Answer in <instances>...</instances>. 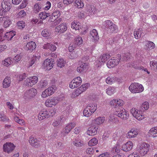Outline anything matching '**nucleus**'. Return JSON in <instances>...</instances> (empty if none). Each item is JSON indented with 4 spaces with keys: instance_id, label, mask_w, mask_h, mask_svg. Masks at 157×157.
Listing matches in <instances>:
<instances>
[{
    "instance_id": "nucleus-1",
    "label": "nucleus",
    "mask_w": 157,
    "mask_h": 157,
    "mask_svg": "<svg viewBox=\"0 0 157 157\" xmlns=\"http://www.w3.org/2000/svg\"><path fill=\"white\" fill-rule=\"evenodd\" d=\"M64 99V97L63 95L51 97L46 100L45 105L48 107L51 108L56 105L59 102L63 101Z\"/></svg>"
},
{
    "instance_id": "nucleus-2",
    "label": "nucleus",
    "mask_w": 157,
    "mask_h": 157,
    "mask_svg": "<svg viewBox=\"0 0 157 157\" xmlns=\"http://www.w3.org/2000/svg\"><path fill=\"white\" fill-rule=\"evenodd\" d=\"M103 27L110 33H114L118 30L117 26L111 21L107 20L103 23Z\"/></svg>"
},
{
    "instance_id": "nucleus-3",
    "label": "nucleus",
    "mask_w": 157,
    "mask_h": 157,
    "mask_svg": "<svg viewBox=\"0 0 157 157\" xmlns=\"http://www.w3.org/2000/svg\"><path fill=\"white\" fill-rule=\"evenodd\" d=\"M130 112L133 116L139 121L142 120L146 117V115L144 114V111L140 109L133 108L131 109Z\"/></svg>"
},
{
    "instance_id": "nucleus-4",
    "label": "nucleus",
    "mask_w": 157,
    "mask_h": 157,
    "mask_svg": "<svg viewBox=\"0 0 157 157\" xmlns=\"http://www.w3.org/2000/svg\"><path fill=\"white\" fill-rule=\"evenodd\" d=\"M129 90L132 93H139L144 90L143 86L138 83L134 82L131 84L129 87Z\"/></svg>"
},
{
    "instance_id": "nucleus-5",
    "label": "nucleus",
    "mask_w": 157,
    "mask_h": 157,
    "mask_svg": "<svg viewBox=\"0 0 157 157\" xmlns=\"http://www.w3.org/2000/svg\"><path fill=\"white\" fill-rule=\"evenodd\" d=\"M149 147V145L146 143L139 144L137 146V151L141 155L144 156L147 154Z\"/></svg>"
},
{
    "instance_id": "nucleus-6",
    "label": "nucleus",
    "mask_w": 157,
    "mask_h": 157,
    "mask_svg": "<svg viewBox=\"0 0 157 157\" xmlns=\"http://www.w3.org/2000/svg\"><path fill=\"white\" fill-rule=\"evenodd\" d=\"M37 94L36 89L35 88H32L25 91L23 97L24 99L28 101L34 98Z\"/></svg>"
},
{
    "instance_id": "nucleus-7",
    "label": "nucleus",
    "mask_w": 157,
    "mask_h": 157,
    "mask_svg": "<svg viewBox=\"0 0 157 157\" xmlns=\"http://www.w3.org/2000/svg\"><path fill=\"white\" fill-rule=\"evenodd\" d=\"M115 114L124 120H127L129 116L128 112L122 108L117 109L115 112Z\"/></svg>"
},
{
    "instance_id": "nucleus-8",
    "label": "nucleus",
    "mask_w": 157,
    "mask_h": 157,
    "mask_svg": "<svg viewBox=\"0 0 157 157\" xmlns=\"http://www.w3.org/2000/svg\"><path fill=\"white\" fill-rule=\"evenodd\" d=\"M110 58V56L108 54H104L97 60L95 65L98 67L101 66Z\"/></svg>"
},
{
    "instance_id": "nucleus-9",
    "label": "nucleus",
    "mask_w": 157,
    "mask_h": 157,
    "mask_svg": "<svg viewBox=\"0 0 157 157\" xmlns=\"http://www.w3.org/2000/svg\"><path fill=\"white\" fill-rule=\"evenodd\" d=\"M37 77L33 76L27 78L24 81V84L28 86H32L35 84L38 81Z\"/></svg>"
},
{
    "instance_id": "nucleus-10",
    "label": "nucleus",
    "mask_w": 157,
    "mask_h": 157,
    "mask_svg": "<svg viewBox=\"0 0 157 157\" xmlns=\"http://www.w3.org/2000/svg\"><path fill=\"white\" fill-rule=\"evenodd\" d=\"M89 83H86L83 84L78 88L76 89L75 91L73 93L74 97H76L78 96L83 92L85 91L89 87Z\"/></svg>"
},
{
    "instance_id": "nucleus-11",
    "label": "nucleus",
    "mask_w": 157,
    "mask_h": 157,
    "mask_svg": "<svg viewBox=\"0 0 157 157\" xmlns=\"http://www.w3.org/2000/svg\"><path fill=\"white\" fill-rule=\"evenodd\" d=\"M53 60L52 59H47L44 62L42 66L46 70L49 71L52 69L54 66Z\"/></svg>"
},
{
    "instance_id": "nucleus-12",
    "label": "nucleus",
    "mask_w": 157,
    "mask_h": 157,
    "mask_svg": "<svg viewBox=\"0 0 157 157\" xmlns=\"http://www.w3.org/2000/svg\"><path fill=\"white\" fill-rule=\"evenodd\" d=\"M15 147V146L13 143L6 142L3 145V151L4 152L9 154L14 150Z\"/></svg>"
},
{
    "instance_id": "nucleus-13",
    "label": "nucleus",
    "mask_w": 157,
    "mask_h": 157,
    "mask_svg": "<svg viewBox=\"0 0 157 157\" xmlns=\"http://www.w3.org/2000/svg\"><path fill=\"white\" fill-rule=\"evenodd\" d=\"M76 123L73 122L67 124L63 129L62 133L64 135L68 134L71 130L75 126Z\"/></svg>"
},
{
    "instance_id": "nucleus-14",
    "label": "nucleus",
    "mask_w": 157,
    "mask_h": 157,
    "mask_svg": "<svg viewBox=\"0 0 157 157\" xmlns=\"http://www.w3.org/2000/svg\"><path fill=\"white\" fill-rule=\"evenodd\" d=\"M118 56L119 58H117V59L113 58L109 59L107 62L106 65L109 68H111L113 67L118 64L120 60V57H121V56L119 55Z\"/></svg>"
},
{
    "instance_id": "nucleus-15",
    "label": "nucleus",
    "mask_w": 157,
    "mask_h": 157,
    "mask_svg": "<svg viewBox=\"0 0 157 157\" xmlns=\"http://www.w3.org/2000/svg\"><path fill=\"white\" fill-rule=\"evenodd\" d=\"M82 82V79L80 77H77L74 78L70 83V87L74 89L79 86Z\"/></svg>"
},
{
    "instance_id": "nucleus-16",
    "label": "nucleus",
    "mask_w": 157,
    "mask_h": 157,
    "mask_svg": "<svg viewBox=\"0 0 157 157\" xmlns=\"http://www.w3.org/2000/svg\"><path fill=\"white\" fill-rule=\"evenodd\" d=\"M138 134V131L137 129L132 128L127 132L126 136L129 139L134 138L137 137Z\"/></svg>"
},
{
    "instance_id": "nucleus-17",
    "label": "nucleus",
    "mask_w": 157,
    "mask_h": 157,
    "mask_svg": "<svg viewBox=\"0 0 157 157\" xmlns=\"http://www.w3.org/2000/svg\"><path fill=\"white\" fill-rule=\"evenodd\" d=\"M111 105L113 106L115 108L117 107H121L124 104V101L120 99H114L111 100L110 102Z\"/></svg>"
},
{
    "instance_id": "nucleus-18",
    "label": "nucleus",
    "mask_w": 157,
    "mask_h": 157,
    "mask_svg": "<svg viewBox=\"0 0 157 157\" xmlns=\"http://www.w3.org/2000/svg\"><path fill=\"white\" fill-rule=\"evenodd\" d=\"M133 144L131 141H128L126 144L122 145V150L124 151L127 152L131 150L133 147Z\"/></svg>"
},
{
    "instance_id": "nucleus-19",
    "label": "nucleus",
    "mask_w": 157,
    "mask_h": 157,
    "mask_svg": "<svg viewBox=\"0 0 157 157\" xmlns=\"http://www.w3.org/2000/svg\"><path fill=\"white\" fill-rule=\"evenodd\" d=\"M29 142L32 146L36 148H38L40 146V143L37 139L32 136L30 137L29 140Z\"/></svg>"
},
{
    "instance_id": "nucleus-20",
    "label": "nucleus",
    "mask_w": 157,
    "mask_h": 157,
    "mask_svg": "<svg viewBox=\"0 0 157 157\" xmlns=\"http://www.w3.org/2000/svg\"><path fill=\"white\" fill-rule=\"evenodd\" d=\"M67 29V25L65 23H63L59 26L56 27L55 31L56 32L63 33Z\"/></svg>"
},
{
    "instance_id": "nucleus-21",
    "label": "nucleus",
    "mask_w": 157,
    "mask_h": 157,
    "mask_svg": "<svg viewBox=\"0 0 157 157\" xmlns=\"http://www.w3.org/2000/svg\"><path fill=\"white\" fill-rule=\"evenodd\" d=\"M96 10V8L94 6L90 5H88L87 6L86 11L89 15L92 16L94 15Z\"/></svg>"
},
{
    "instance_id": "nucleus-22",
    "label": "nucleus",
    "mask_w": 157,
    "mask_h": 157,
    "mask_svg": "<svg viewBox=\"0 0 157 157\" xmlns=\"http://www.w3.org/2000/svg\"><path fill=\"white\" fill-rule=\"evenodd\" d=\"M120 79L116 77L108 76L105 80L106 83L108 84L111 85L116 82H119Z\"/></svg>"
},
{
    "instance_id": "nucleus-23",
    "label": "nucleus",
    "mask_w": 157,
    "mask_h": 157,
    "mask_svg": "<svg viewBox=\"0 0 157 157\" xmlns=\"http://www.w3.org/2000/svg\"><path fill=\"white\" fill-rule=\"evenodd\" d=\"M98 127L92 126L89 127L87 132L86 133L89 136H94L96 134Z\"/></svg>"
},
{
    "instance_id": "nucleus-24",
    "label": "nucleus",
    "mask_w": 157,
    "mask_h": 157,
    "mask_svg": "<svg viewBox=\"0 0 157 157\" xmlns=\"http://www.w3.org/2000/svg\"><path fill=\"white\" fill-rule=\"evenodd\" d=\"M88 68V64L87 63H83L77 68V71L79 73H82Z\"/></svg>"
},
{
    "instance_id": "nucleus-25",
    "label": "nucleus",
    "mask_w": 157,
    "mask_h": 157,
    "mask_svg": "<svg viewBox=\"0 0 157 157\" xmlns=\"http://www.w3.org/2000/svg\"><path fill=\"white\" fill-rule=\"evenodd\" d=\"M73 143L75 146L78 147L82 146L84 144V142L80 137H77L74 140Z\"/></svg>"
},
{
    "instance_id": "nucleus-26",
    "label": "nucleus",
    "mask_w": 157,
    "mask_h": 157,
    "mask_svg": "<svg viewBox=\"0 0 157 157\" xmlns=\"http://www.w3.org/2000/svg\"><path fill=\"white\" fill-rule=\"evenodd\" d=\"M90 37L94 41L98 40L99 39V36L97 30L95 29H93L90 31Z\"/></svg>"
},
{
    "instance_id": "nucleus-27",
    "label": "nucleus",
    "mask_w": 157,
    "mask_h": 157,
    "mask_svg": "<svg viewBox=\"0 0 157 157\" xmlns=\"http://www.w3.org/2000/svg\"><path fill=\"white\" fill-rule=\"evenodd\" d=\"M148 133L150 136L153 138L157 137V126L151 128L149 130Z\"/></svg>"
},
{
    "instance_id": "nucleus-28",
    "label": "nucleus",
    "mask_w": 157,
    "mask_h": 157,
    "mask_svg": "<svg viewBox=\"0 0 157 157\" xmlns=\"http://www.w3.org/2000/svg\"><path fill=\"white\" fill-rule=\"evenodd\" d=\"M48 113L47 110H42L40 111L38 116V120L41 121L46 117H48Z\"/></svg>"
},
{
    "instance_id": "nucleus-29",
    "label": "nucleus",
    "mask_w": 157,
    "mask_h": 157,
    "mask_svg": "<svg viewBox=\"0 0 157 157\" xmlns=\"http://www.w3.org/2000/svg\"><path fill=\"white\" fill-rule=\"evenodd\" d=\"M36 47V44L34 42L31 41L28 43L26 45L25 47L27 49L31 52L35 49Z\"/></svg>"
},
{
    "instance_id": "nucleus-30",
    "label": "nucleus",
    "mask_w": 157,
    "mask_h": 157,
    "mask_svg": "<svg viewBox=\"0 0 157 157\" xmlns=\"http://www.w3.org/2000/svg\"><path fill=\"white\" fill-rule=\"evenodd\" d=\"M11 79L10 77H6L3 80V87L4 88H7L10 86Z\"/></svg>"
},
{
    "instance_id": "nucleus-31",
    "label": "nucleus",
    "mask_w": 157,
    "mask_h": 157,
    "mask_svg": "<svg viewBox=\"0 0 157 157\" xmlns=\"http://www.w3.org/2000/svg\"><path fill=\"white\" fill-rule=\"evenodd\" d=\"M5 37H6V39L8 40H11L13 37L14 36L16 35V33L15 31H11L9 32H7L5 33Z\"/></svg>"
},
{
    "instance_id": "nucleus-32",
    "label": "nucleus",
    "mask_w": 157,
    "mask_h": 157,
    "mask_svg": "<svg viewBox=\"0 0 157 157\" xmlns=\"http://www.w3.org/2000/svg\"><path fill=\"white\" fill-rule=\"evenodd\" d=\"M108 122H112L115 124H118L119 121L118 118L115 117L114 114H110L108 118Z\"/></svg>"
},
{
    "instance_id": "nucleus-33",
    "label": "nucleus",
    "mask_w": 157,
    "mask_h": 157,
    "mask_svg": "<svg viewBox=\"0 0 157 157\" xmlns=\"http://www.w3.org/2000/svg\"><path fill=\"white\" fill-rule=\"evenodd\" d=\"M105 117H99L96 118L94 120V122L96 124L100 125L104 122Z\"/></svg>"
},
{
    "instance_id": "nucleus-34",
    "label": "nucleus",
    "mask_w": 157,
    "mask_h": 157,
    "mask_svg": "<svg viewBox=\"0 0 157 157\" xmlns=\"http://www.w3.org/2000/svg\"><path fill=\"white\" fill-rule=\"evenodd\" d=\"M43 48L45 49H49L52 51H54L56 49V47L55 45L49 43L44 44L43 46Z\"/></svg>"
},
{
    "instance_id": "nucleus-35",
    "label": "nucleus",
    "mask_w": 157,
    "mask_h": 157,
    "mask_svg": "<svg viewBox=\"0 0 157 157\" xmlns=\"http://www.w3.org/2000/svg\"><path fill=\"white\" fill-rule=\"evenodd\" d=\"M89 111L93 113L95 111L97 108V105L95 103H91L88 104L87 106Z\"/></svg>"
},
{
    "instance_id": "nucleus-36",
    "label": "nucleus",
    "mask_w": 157,
    "mask_h": 157,
    "mask_svg": "<svg viewBox=\"0 0 157 157\" xmlns=\"http://www.w3.org/2000/svg\"><path fill=\"white\" fill-rule=\"evenodd\" d=\"M143 33V32L142 29L140 28L136 29L134 33L135 38L137 39H139L141 37Z\"/></svg>"
},
{
    "instance_id": "nucleus-37",
    "label": "nucleus",
    "mask_w": 157,
    "mask_h": 157,
    "mask_svg": "<svg viewBox=\"0 0 157 157\" xmlns=\"http://www.w3.org/2000/svg\"><path fill=\"white\" fill-rule=\"evenodd\" d=\"M145 48L147 50H150L154 48L155 47V44L152 42L148 41H146Z\"/></svg>"
},
{
    "instance_id": "nucleus-38",
    "label": "nucleus",
    "mask_w": 157,
    "mask_h": 157,
    "mask_svg": "<svg viewBox=\"0 0 157 157\" xmlns=\"http://www.w3.org/2000/svg\"><path fill=\"white\" fill-rule=\"evenodd\" d=\"M13 63V59L11 58H6L2 62V64L5 66L8 67Z\"/></svg>"
},
{
    "instance_id": "nucleus-39",
    "label": "nucleus",
    "mask_w": 157,
    "mask_h": 157,
    "mask_svg": "<svg viewBox=\"0 0 157 157\" xmlns=\"http://www.w3.org/2000/svg\"><path fill=\"white\" fill-rule=\"evenodd\" d=\"M71 27L76 30H79L80 29H81V26L80 23L77 21H73L71 23Z\"/></svg>"
},
{
    "instance_id": "nucleus-40",
    "label": "nucleus",
    "mask_w": 157,
    "mask_h": 157,
    "mask_svg": "<svg viewBox=\"0 0 157 157\" xmlns=\"http://www.w3.org/2000/svg\"><path fill=\"white\" fill-rule=\"evenodd\" d=\"M132 66L135 69L139 70H142V71H144L145 72H147L148 74H150V72L148 71L147 68H144L143 67L140 66L139 64L133 63L132 65Z\"/></svg>"
},
{
    "instance_id": "nucleus-41",
    "label": "nucleus",
    "mask_w": 157,
    "mask_h": 157,
    "mask_svg": "<svg viewBox=\"0 0 157 157\" xmlns=\"http://www.w3.org/2000/svg\"><path fill=\"white\" fill-rule=\"evenodd\" d=\"M56 88L55 86L52 85V86L45 89L49 96L53 94L56 90Z\"/></svg>"
},
{
    "instance_id": "nucleus-42",
    "label": "nucleus",
    "mask_w": 157,
    "mask_h": 157,
    "mask_svg": "<svg viewBox=\"0 0 157 157\" xmlns=\"http://www.w3.org/2000/svg\"><path fill=\"white\" fill-rule=\"evenodd\" d=\"M66 61L62 58H60L57 60V66L60 68L63 67L66 64Z\"/></svg>"
},
{
    "instance_id": "nucleus-43",
    "label": "nucleus",
    "mask_w": 157,
    "mask_h": 157,
    "mask_svg": "<svg viewBox=\"0 0 157 157\" xmlns=\"http://www.w3.org/2000/svg\"><path fill=\"white\" fill-rule=\"evenodd\" d=\"M75 6L78 8H82L84 6L83 0H76Z\"/></svg>"
},
{
    "instance_id": "nucleus-44",
    "label": "nucleus",
    "mask_w": 157,
    "mask_h": 157,
    "mask_svg": "<svg viewBox=\"0 0 157 157\" xmlns=\"http://www.w3.org/2000/svg\"><path fill=\"white\" fill-rule=\"evenodd\" d=\"M50 16V13H47L45 12H42L39 14V17L42 20L45 19L46 18Z\"/></svg>"
},
{
    "instance_id": "nucleus-45",
    "label": "nucleus",
    "mask_w": 157,
    "mask_h": 157,
    "mask_svg": "<svg viewBox=\"0 0 157 157\" xmlns=\"http://www.w3.org/2000/svg\"><path fill=\"white\" fill-rule=\"evenodd\" d=\"M98 143V140L95 138H94L90 140L88 142V145L90 146H93L96 145Z\"/></svg>"
},
{
    "instance_id": "nucleus-46",
    "label": "nucleus",
    "mask_w": 157,
    "mask_h": 157,
    "mask_svg": "<svg viewBox=\"0 0 157 157\" xmlns=\"http://www.w3.org/2000/svg\"><path fill=\"white\" fill-rule=\"evenodd\" d=\"M115 92V88L114 87H109L106 90V93L109 95H113Z\"/></svg>"
},
{
    "instance_id": "nucleus-47",
    "label": "nucleus",
    "mask_w": 157,
    "mask_h": 157,
    "mask_svg": "<svg viewBox=\"0 0 157 157\" xmlns=\"http://www.w3.org/2000/svg\"><path fill=\"white\" fill-rule=\"evenodd\" d=\"M83 42V40L82 38L79 36H78L75 38L74 43L77 45L78 47L79 45L82 44Z\"/></svg>"
},
{
    "instance_id": "nucleus-48",
    "label": "nucleus",
    "mask_w": 157,
    "mask_h": 157,
    "mask_svg": "<svg viewBox=\"0 0 157 157\" xmlns=\"http://www.w3.org/2000/svg\"><path fill=\"white\" fill-rule=\"evenodd\" d=\"M61 119L60 118H58L55 120L52 123V125L54 127H57L60 124Z\"/></svg>"
},
{
    "instance_id": "nucleus-49",
    "label": "nucleus",
    "mask_w": 157,
    "mask_h": 157,
    "mask_svg": "<svg viewBox=\"0 0 157 157\" xmlns=\"http://www.w3.org/2000/svg\"><path fill=\"white\" fill-rule=\"evenodd\" d=\"M14 120L21 125H23L25 124V121L22 119H19L18 117H14Z\"/></svg>"
},
{
    "instance_id": "nucleus-50",
    "label": "nucleus",
    "mask_w": 157,
    "mask_h": 157,
    "mask_svg": "<svg viewBox=\"0 0 157 157\" xmlns=\"http://www.w3.org/2000/svg\"><path fill=\"white\" fill-rule=\"evenodd\" d=\"M6 39L4 30L3 29L0 30V41H2Z\"/></svg>"
},
{
    "instance_id": "nucleus-51",
    "label": "nucleus",
    "mask_w": 157,
    "mask_h": 157,
    "mask_svg": "<svg viewBox=\"0 0 157 157\" xmlns=\"http://www.w3.org/2000/svg\"><path fill=\"white\" fill-rule=\"evenodd\" d=\"M60 12L57 10H54L52 14V17H54L55 19L58 18L60 16Z\"/></svg>"
},
{
    "instance_id": "nucleus-52",
    "label": "nucleus",
    "mask_w": 157,
    "mask_h": 157,
    "mask_svg": "<svg viewBox=\"0 0 157 157\" xmlns=\"http://www.w3.org/2000/svg\"><path fill=\"white\" fill-rule=\"evenodd\" d=\"M8 119V118L6 116L3 112H0V121H5Z\"/></svg>"
},
{
    "instance_id": "nucleus-53",
    "label": "nucleus",
    "mask_w": 157,
    "mask_h": 157,
    "mask_svg": "<svg viewBox=\"0 0 157 157\" xmlns=\"http://www.w3.org/2000/svg\"><path fill=\"white\" fill-rule=\"evenodd\" d=\"M92 114V113L89 111L88 108L86 107L83 111V114L86 117L90 116Z\"/></svg>"
},
{
    "instance_id": "nucleus-54",
    "label": "nucleus",
    "mask_w": 157,
    "mask_h": 157,
    "mask_svg": "<svg viewBox=\"0 0 157 157\" xmlns=\"http://www.w3.org/2000/svg\"><path fill=\"white\" fill-rule=\"evenodd\" d=\"M78 46L76 44L74 43H72L70 44L69 47V50L70 52H72Z\"/></svg>"
},
{
    "instance_id": "nucleus-55",
    "label": "nucleus",
    "mask_w": 157,
    "mask_h": 157,
    "mask_svg": "<svg viewBox=\"0 0 157 157\" xmlns=\"http://www.w3.org/2000/svg\"><path fill=\"white\" fill-rule=\"evenodd\" d=\"M78 56V55L74 51L69 54V58L71 59H74L77 58Z\"/></svg>"
},
{
    "instance_id": "nucleus-56",
    "label": "nucleus",
    "mask_w": 157,
    "mask_h": 157,
    "mask_svg": "<svg viewBox=\"0 0 157 157\" xmlns=\"http://www.w3.org/2000/svg\"><path fill=\"white\" fill-rule=\"evenodd\" d=\"M95 148L93 147H90L87 148L86 151V153L88 154H93L95 152Z\"/></svg>"
},
{
    "instance_id": "nucleus-57",
    "label": "nucleus",
    "mask_w": 157,
    "mask_h": 157,
    "mask_svg": "<svg viewBox=\"0 0 157 157\" xmlns=\"http://www.w3.org/2000/svg\"><path fill=\"white\" fill-rule=\"evenodd\" d=\"M17 25L19 29H23L25 28V24L23 21H18L17 23Z\"/></svg>"
},
{
    "instance_id": "nucleus-58",
    "label": "nucleus",
    "mask_w": 157,
    "mask_h": 157,
    "mask_svg": "<svg viewBox=\"0 0 157 157\" xmlns=\"http://www.w3.org/2000/svg\"><path fill=\"white\" fill-rule=\"evenodd\" d=\"M50 34V32L46 29L43 30L41 33V34L42 36L45 37H47L49 36Z\"/></svg>"
},
{
    "instance_id": "nucleus-59",
    "label": "nucleus",
    "mask_w": 157,
    "mask_h": 157,
    "mask_svg": "<svg viewBox=\"0 0 157 157\" xmlns=\"http://www.w3.org/2000/svg\"><path fill=\"white\" fill-rule=\"evenodd\" d=\"M12 22L10 20V19L8 18L6 20L4 23L3 24V26L5 28H7L10 26V25L11 24Z\"/></svg>"
},
{
    "instance_id": "nucleus-60",
    "label": "nucleus",
    "mask_w": 157,
    "mask_h": 157,
    "mask_svg": "<svg viewBox=\"0 0 157 157\" xmlns=\"http://www.w3.org/2000/svg\"><path fill=\"white\" fill-rule=\"evenodd\" d=\"M28 0H23L22 3L19 6L20 9H23L26 7L28 3Z\"/></svg>"
},
{
    "instance_id": "nucleus-61",
    "label": "nucleus",
    "mask_w": 157,
    "mask_h": 157,
    "mask_svg": "<svg viewBox=\"0 0 157 157\" xmlns=\"http://www.w3.org/2000/svg\"><path fill=\"white\" fill-rule=\"evenodd\" d=\"M37 56H33L31 58L29 63V67L32 66L35 63V61L36 60Z\"/></svg>"
},
{
    "instance_id": "nucleus-62",
    "label": "nucleus",
    "mask_w": 157,
    "mask_h": 157,
    "mask_svg": "<svg viewBox=\"0 0 157 157\" xmlns=\"http://www.w3.org/2000/svg\"><path fill=\"white\" fill-rule=\"evenodd\" d=\"M150 66L156 70H157V60L151 61L150 63Z\"/></svg>"
},
{
    "instance_id": "nucleus-63",
    "label": "nucleus",
    "mask_w": 157,
    "mask_h": 157,
    "mask_svg": "<svg viewBox=\"0 0 157 157\" xmlns=\"http://www.w3.org/2000/svg\"><path fill=\"white\" fill-rule=\"evenodd\" d=\"M149 103L147 101L144 102L142 105V107L146 110H147L149 109Z\"/></svg>"
},
{
    "instance_id": "nucleus-64",
    "label": "nucleus",
    "mask_w": 157,
    "mask_h": 157,
    "mask_svg": "<svg viewBox=\"0 0 157 157\" xmlns=\"http://www.w3.org/2000/svg\"><path fill=\"white\" fill-rule=\"evenodd\" d=\"M41 7L40 4L36 3V4L34 6V10L36 11V13L38 12L41 10Z\"/></svg>"
}]
</instances>
